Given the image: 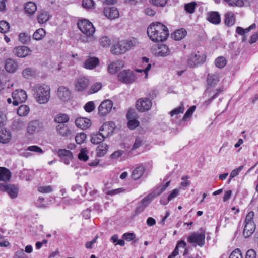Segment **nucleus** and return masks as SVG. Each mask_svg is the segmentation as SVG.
Here are the masks:
<instances>
[{
    "mask_svg": "<svg viewBox=\"0 0 258 258\" xmlns=\"http://www.w3.org/2000/svg\"><path fill=\"white\" fill-rule=\"evenodd\" d=\"M205 60L206 56L198 51L195 54H191L189 56L187 63L190 67L195 68L204 63Z\"/></svg>",
    "mask_w": 258,
    "mask_h": 258,
    "instance_id": "20e7f679",
    "label": "nucleus"
},
{
    "mask_svg": "<svg viewBox=\"0 0 258 258\" xmlns=\"http://www.w3.org/2000/svg\"><path fill=\"white\" fill-rule=\"evenodd\" d=\"M39 192L45 194L49 193L52 191V188L51 186H39L38 188Z\"/></svg>",
    "mask_w": 258,
    "mask_h": 258,
    "instance_id": "69168bd1",
    "label": "nucleus"
},
{
    "mask_svg": "<svg viewBox=\"0 0 258 258\" xmlns=\"http://www.w3.org/2000/svg\"><path fill=\"white\" fill-rule=\"evenodd\" d=\"M29 107L26 105H22L17 110V114L21 116L27 115L29 112Z\"/></svg>",
    "mask_w": 258,
    "mask_h": 258,
    "instance_id": "c03bdc74",
    "label": "nucleus"
},
{
    "mask_svg": "<svg viewBox=\"0 0 258 258\" xmlns=\"http://www.w3.org/2000/svg\"><path fill=\"white\" fill-rule=\"evenodd\" d=\"M13 104L17 106L19 103L25 102L27 98L26 92L23 90H16L12 93Z\"/></svg>",
    "mask_w": 258,
    "mask_h": 258,
    "instance_id": "0eeeda50",
    "label": "nucleus"
},
{
    "mask_svg": "<svg viewBox=\"0 0 258 258\" xmlns=\"http://www.w3.org/2000/svg\"><path fill=\"white\" fill-rule=\"evenodd\" d=\"M11 177V173L9 169L0 167V181H8Z\"/></svg>",
    "mask_w": 258,
    "mask_h": 258,
    "instance_id": "2f4dec72",
    "label": "nucleus"
},
{
    "mask_svg": "<svg viewBox=\"0 0 258 258\" xmlns=\"http://www.w3.org/2000/svg\"><path fill=\"white\" fill-rule=\"evenodd\" d=\"M123 42L125 43V45L126 46L127 51L132 48L136 46L139 44V42L135 38H132L131 39L123 40Z\"/></svg>",
    "mask_w": 258,
    "mask_h": 258,
    "instance_id": "79ce46f5",
    "label": "nucleus"
},
{
    "mask_svg": "<svg viewBox=\"0 0 258 258\" xmlns=\"http://www.w3.org/2000/svg\"><path fill=\"white\" fill-rule=\"evenodd\" d=\"M25 12L30 14H34L36 10L37 7L36 4L33 2H28L26 4L25 7Z\"/></svg>",
    "mask_w": 258,
    "mask_h": 258,
    "instance_id": "4c0bfd02",
    "label": "nucleus"
},
{
    "mask_svg": "<svg viewBox=\"0 0 258 258\" xmlns=\"http://www.w3.org/2000/svg\"><path fill=\"white\" fill-rule=\"evenodd\" d=\"M75 124L78 127L85 130L91 126V121L87 118L78 117L75 120Z\"/></svg>",
    "mask_w": 258,
    "mask_h": 258,
    "instance_id": "aec40b11",
    "label": "nucleus"
},
{
    "mask_svg": "<svg viewBox=\"0 0 258 258\" xmlns=\"http://www.w3.org/2000/svg\"><path fill=\"white\" fill-rule=\"evenodd\" d=\"M115 128V124L113 122L110 121L104 123L101 128H100V132L103 133L106 137L109 136L110 134H112Z\"/></svg>",
    "mask_w": 258,
    "mask_h": 258,
    "instance_id": "6ab92c4d",
    "label": "nucleus"
},
{
    "mask_svg": "<svg viewBox=\"0 0 258 258\" xmlns=\"http://www.w3.org/2000/svg\"><path fill=\"white\" fill-rule=\"evenodd\" d=\"M89 84V81L85 77H80L75 82V90L78 92L83 91Z\"/></svg>",
    "mask_w": 258,
    "mask_h": 258,
    "instance_id": "9b49d317",
    "label": "nucleus"
},
{
    "mask_svg": "<svg viewBox=\"0 0 258 258\" xmlns=\"http://www.w3.org/2000/svg\"><path fill=\"white\" fill-rule=\"evenodd\" d=\"M45 31L43 28H39L34 33L33 38L36 40H41L45 37Z\"/></svg>",
    "mask_w": 258,
    "mask_h": 258,
    "instance_id": "58836bf2",
    "label": "nucleus"
},
{
    "mask_svg": "<svg viewBox=\"0 0 258 258\" xmlns=\"http://www.w3.org/2000/svg\"><path fill=\"white\" fill-rule=\"evenodd\" d=\"M34 97L36 101L41 104L47 103L50 98V88L45 84H37L34 87Z\"/></svg>",
    "mask_w": 258,
    "mask_h": 258,
    "instance_id": "f03ea898",
    "label": "nucleus"
},
{
    "mask_svg": "<svg viewBox=\"0 0 258 258\" xmlns=\"http://www.w3.org/2000/svg\"><path fill=\"white\" fill-rule=\"evenodd\" d=\"M106 137L100 131L98 133L93 134L91 137V142L94 144H98L102 142Z\"/></svg>",
    "mask_w": 258,
    "mask_h": 258,
    "instance_id": "bb28decb",
    "label": "nucleus"
},
{
    "mask_svg": "<svg viewBox=\"0 0 258 258\" xmlns=\"http://www.w3.org/2000/svg\"><path fill=\"white\" fill-rule=\"evenodd\" d=\"M245 258H256V252L253 249H249L246 252Z\"/></svg>",
    "mask_w": 258,
    "mask_h": 258,
    "instance_id": "774afa93",
    "label": "nucleus"
},
{
    "mask_svg": "<svg viewBox=\"0 0 258 258\" xmlns=\"http://www.w3.org/2000/svg\"><path fill=\"white\" fill-rule=\"evenodd\" d=\"M254 215V213L253 211L249 212L245 219V223H254L253 218Z\"/></svg>",
    "mask_w": 258,
    "mask_h": 258,
    "instance_id": "338daca9",
    "label": "nucleus"
},
{
    "mask_svg": "<svg viewBox=\"0 0 258 258\" xmlns=\"http://www.w3.org/2000/svg\"><path fill=\"white\" fill-rule=\"evenodd\" d=\"M11 134L9 131L5 129H0V143L6 144L11 140Z\"/></svg>",
    "mask_w": 258,
    "mask_h": 258,
    "instance_id": "393cba45",
    "label": "nucleus"
},
{
    "mask_svg": "<svg viewBox=\"0 0 258 258\" xmlns=\"http://www.w3.org/2000/svg\"><path fill=\"white\" fill-rule=\"evenodd\" d=\"M196 5L197 4L195 2H192L185 4L184 6V9L187 12L192 14L195 12Z\"/></svg>",
    "mask_w": 258,
    "mask_h": 258,
    "instance_id": "3c124183",
    "label": "nucleus"
},
{
    "mask_svg": "<svg viewBox=\"0 0 258 258\" xmlns=\"http://www.w3.org/2000/svg\"><path fill=\"white\" fill-rule=\"evenodd\" d=\"M0 190L7 192L12 198L17 197L18 188L14 185L0 183Z\"/></svg>",
    "mask_w": 258,
    "mask_h": 258,
    "instance_id": "ddd939ff",
    "label": "nucleus"
},
{
    "mask_svg": "<svg viewBox=\"0 0 258 258\" xmlns=\"http://www.w3.org/2000/svg\"><path fill=\"white\" fill-rule=\"evenodd\" d=\"M99 59L96 57H89L84 63L85 68L89 69L94 68L99 64Z\"/></svg>",
    "mask_w": 258,
    "mask_h": 258,
    "instance_id": "7c9ffc66",
    "label": "nucleus"
},
{
    "mask_svg": "<svg viewBox=\"0 0 258 258\" xmlns=\"http://www.w3.org/2000/svg\"><path fill=\"white\" fill-rule=\"evenodd\" d=\"M13 52L17 57L23 58L30 55L31 54V50L27 46H20L14 48Z\"/></svg>",
    "mask_w": 258,
    "mask_h": 258,
    "instance_id": "2eb2a0df",
    "label": "nucleus"
},
{
    "mask_svg": "<svg viewBox=\"0 0 258 258\" xmlns=\"http://www.w3.org/2000/svg\"><path fill=\"white\" fill-rule=\"evenodd\" d=\"M207 20L210 22L214 24H219L221 21L220 15L216 12H211L209 13L208 14Z\"/></svg>",
    "mask_w": 258,
    "mask_h": 258,
    "instance_id": "c85d7f7f",
    "label": "nucleus"
},
{
    "mask_svg": "<svg viewBox=\"0 0 258 258\" xmlns=\"http://www.w3.org/2000/svg\"><path fill=\"white\" fill-rule=\"evenodd\" d=\"M227 63L226 58L223 56H220L217 58L215 60L216 66L219 68H224Z\"/></svg>",
    "mask_w": 258,
    "mask_h": 258,
    "instance_id": "09e8293b",
    "label": "nucleus"
},
{
    "mask_svg": "<svg viewBox=\"0 0 258 258\" xmlns=\"http://www.w3.org/2000/svg\"><path fill=\"white\" fill-rule=\"evenodd\" d=\"M77 25L80 30L87 36H92L95 32V28L92 23L87 20L79 21Z\"/></svg>",
    "mask_w": 258,
    "mask_h": 258,
    "instance_id": "7ed1b4c3",
    "label": "nucleus"
},
{
    "mask_svg": "<svg viewBox=\"0 0 258 258\" xmlns=\"http://www.w3.org/2000/svg\"><path fill=\"white\" fill-rule=\"evenodd\" d=\"M219 81V75L217 74H213L208 75L207 83L209 85L215 84Z\"/></svg>",
    "mask_w": 258,
    "mask_h": 258,
    "instance_id": "37998d69",
    "label": "nucleus"
},
{
    "mask_svg": "<svg viewBox=\"0 0 258 258\" xmlns=\"http://www.w3.org/2000/svg\"><path fill=\"white\" fill-rule=\"evenodd\" d=\"M243 168V166H240L238 168L233 170L230 174L229 181H230L232 178L237 176L239 174V172L242 170Z\"/></svg>",
    "mask_w": 258,
    "mask_h": 258,
    "instance_id": "bf43d9fd",
    "label": "nucleus"
},
{
    "mask_svg": "<svg viewBox=\"0 0 258 258\" xmlns=\"http://www.w3.org/2000/svg\"><path fill=\"white\" fill-rule=\"evenodd\" d=\"M225 24L228 26L233 25L235 22L234 14L232 12H228L224 15Z\"/></svg>",
    "mask_w": 258,
    "mask_h": 258,
    "instance_id": "c756f323",
    "label": "nucleus"
},
{
    "mask_svg": "<svg viewBox=\"0 0 258 258\" xmlns=\"http://www.w3.org/2000/svg\"><path fill=\"white\" fill-rule=\"evenodd\" d=\"M26 125V122L22 119L15 120L13 124V127L16 130H21L24 128Z\"/></svg>",
    "mask_w": 258,
    "mask_h": 258,
    "instance_id": "a18cd8bd",
    "label": "nucleus"
},
{
    "mask_svg": "<svg viewBox=\"0 0 258 258\" xmlns=\"http://www.w3.org/2000/svg\"><path fill=\"white\" fill-rule=\"evenodd\" d=\"M18 63L12 58L7 59L5 61V68L7 72L14 73L18 69Z\"/></svg>",
    "mask_w": 258,
    "mask_h": 258,
    "instance_id": "4be33fe9",
    "label": "nucleus"
},
{
    "mask_svg": "<svg viewBox=\"0 0 258 258\" xmlns=\"http://www.w3.org/2000/svg\"><path fill=\"white\" fill-rule=\"evenodd\" d=\"M157 53L159 56L166 57L170 54V50L168 46L162 44L158 46Z\"/></svg>",
    "mask_w": 258,
    "mask_h": 258,
    "instance_id": "cd10ccee",
    "label": "nucleus"
},
{
    "mask_svg": "<svg viewBox=\"0 0 258 258\" xmlns=\"http://www.w3.org/2000/svg\"><path fill=\"white\" fill-rule=\"evenodd\" d=\"M196 109V106H192L190 107L186 112L185 114L183 116V119L185 120L186 118H189L191 117L192 114H193L194 112L195 111Z\"/></svg>",
    "mask_w": 258,
    "mask_h": 258,
    "instance_id": "0e129e2a",
    "label": "nucleus"
},
{
    "mask_svg": "<svg viewBox=\"0 0 258 258\" xmlns=\"http://www.w3.org/2000/svg\"><path fill=\"white\" fill-rule=\"evenodd\" d=\"M229 6L232 7H242L244 5L247 0H224Z\"/></svg>",
    "mask_w": 258,
    "mask_h": 258,
    "instance_id": "e433bc0d",
    "label": "nucleus"
},
{
    "mask_svg": "<svg viewBox=\"0 0 258 258\" xmlns=\"http://www.w3.org/2000/svg\"><path fill=\"white\" fill-rule=\"evenodd\" d=\"M100 44L103 47H109L111 45V40L107 36L101 37L99 40Z\"/></svg>",
    "mask_w": 258,
    "mask_h": 258,
    "instance_id": "8fccbe9b",
    "label": "nucleus"
},
{
    "mask_svg": "<svg viewBox=\"0 0 258 258\" xmlns=\"http://www.w3.org/2000/svg\"><path fill=\"white\" fill-rule=\"evenodd\" d=\"M58 156L66 165L70 164V162L73 158L71 152L66 149H59L57 152Z\"/></svg>",
    "mask_w": 258,
    "mask_h": 258,
    "instance_id": "f3484780",
    "label": "nucleus"
},
{
    "mask_svg": "<svg viewBox=\"0 0 258 258\" xmlns=\"http://www.w3.org/2000/svg\"><path fill=\"white\" fill-rule=\"evenodd\" d=\"M126 116L128 120L127 125L130 129L134 130L139 126V122L133 118L132 112L128 111Z\"/></svg>",
    "mask_w": 258,
    "mask_h": 258,
    "instance_id": "5701e85b",
    "label": "nucleus"
},
{
    "mask_svg": "<svg viewBox=\"0 0 258 258\" xmlns=\"http://www.w3.org/2000/svg\"><path fill=\"white\" fill-rule=\"evenodd\" d=\"M26 150L36 152L38 153H43L42 149L36 145L30 146L27 147Z\"/></svg>",
    "mask_w": 258,
    "mask_h": 258,
    "instance_id": "052dcab7",
    "label": "nucleus"
},
{
    "mask_svg": "<svg viewBox=\"0 0 258 258\" xmlns=\"http://www.w3.org/2000/svg\"><path fill=\"white\" fill-rule=\"evenodd\" d=\"M57 96L61 100L67 101L71 98V92L67 87L60 86L57 90Z\"/></svg>",
    "mask_w": 258,
    "mask_h": 258,
    "instance_id": "4468645a",
    "label": "nucleus"
},
{
    "mask_svg": "<svg viewBox=\"0 0 258 258\" xmlns=\"http://www.w3.org/2000/svg\"><path fill=\"white\" fill-rule=\"evenodd\" d=\"M142 62L143 63H148L147 66L144 69H135V71L139 73H141L144 72L145 74V78H147L148 77V72L150 70L151 65V64H149V59L147 57H144L142 58Z\"/></svg>",
    "mask_w": 258,
    "mask_h": 258,
    "instance_id": "ea45409f",
    "label": "nucleus"
},
{
    "mask_svg": "<svg viewBox=\"0 0 258 258\" xmlns=\"http://www.w3.org/2000/svg\"><path fill=\"white\" fill-rule=\"evenodd\" d=\"M145 171V168L143 166H139L133 170L132 174V176L133 179L137 180L140 179L143 175Z\"/></svg>",
    "mask_w": 258,
    "mask_h": 258,
    "instance_id": "72a5a7b5",
    "label": "nucleus"
},
{
    "mask_svg": "<svg viewBox=\"0 0 258 258\" xmlns=\"http://www.w3.org/2000/svg\"><path fill=\"white\" fill-rule=\"evenodd\" d=\"M36 71L32 68H27L22 71V76L26 79H31L36 76Z\"/></svg>",
    "mask_w": 258,
    "mask_h": 258,
    "instance_id": "473e14b6",
    "label": "nucleus"
},
{
    "mask_svg": "<svg viewBox=\"0 0 258 258\" xmlns=\"http://www.w3.org/2000/svg\"><path fill=\"white\" fill-rule=\"evenodd\" d=\"M170 182V181H168L164 186L159 187L152 194H155L156 197L159 196L162 192H163L166 189L167 187L169 186Z\"/></svg>",
    "mask_w": 258,
    "mask_h": 258,
    "instance_id": "6e6d98bb",
    "label": "nucleus"
},
{
    "mask_svg": "<svg viewBox=\"0 0 258 258\" xmlns=\"http://www.w3.org/2000/svg\"><path fill=\"white\" fill-rule=\"evenodd\" d=\"M95 108V105L93 101L87 103L84 106V109L88 112H92Z\"/></svg>",
    "mask_w": 258,
    "mask_h": 258,
    "instance_id": "680f3d73",
    "label": "nucleus"
},
{
    "mask_svg": "<svg viewBox=\"0 0 258 258\" xmlns=\"http://www.w3.org/2000/svg\"><path fill=\"white\" fill-rule=\"evenodd\" d=\"M113 103L111 100H106L103 101L98 107L99 113L101 116H105L111 110Z\"/></svg>",
    "mask_w": 258,
    "mask_h": 258,
    "instance_id": "f8f14e48",
    "label": "nucleus"
},
{
    "mask_svg": "<svg viewBox=\"0 0 258 258\" xmlns=\"http://www.w3.org/2000/svg\"><path fill=\"white\" fill-rule=\"evenodd\" d=\"M200 233H191L187 238V241L190 243H196L201 247L203 246L205 241V231L202 229Z\"/></svg>",
    "mask_w": 258,
    "mask_h": 258,
    "instance_id": "39448f33",
    "label": "nucleus"
},
{
    "mask_svg": "<svg viewBox=\"0 0 258 258\" xmlns=\"http://www.w3.org/2000/svg\"><path fill=\"white\" fill-rule=\"evenodd\" d=\"M117 77L120 81L126 84L132 83L136 80L134 73L129 70L120 72Z\"/></svg>",
    "mask_w": 258,
    "mask_h": 258,
    "instance_id": "423d86ee",
    "label": "nucleus"
},
{
    "mask_svg": "<svg viewBox=\"0 0 258 258\" xmlns=\"http://www.w3.org/2000/svg\"><path fill=\"white\" fill-rule=\"evenodd\" d=\"M103 13L105 17L110 20L117 18L119 16L117 9L114 7H105L103 10Z\"/></svg>",
    "mask_w": 258,
    "mask_h": 258,
    "instance_id": "dca6fc26",
    "label": "nucleus"
},
{
    "mask_svg": "<svg viewBox=\"0 0 258 258\" xmlns=\"http://www.w3.org/2000/svg\"><path fill=\"white\" fill-rule=\"evenodd\" d=\"M229 258H243L239 249H236L232 252Z\"/></svg>",
    "mask_w": 258,
    "mask_h": 258,
    "instance_id": "e2e57ef3",
    "label": "nucleus"
},
{
    "mask_svg": "<svg viewBox=\"0 0 258 258\" xmlns=\"http://www.w3.org/2000/svg\"><path fill=\"white\" fill-rule=\"evenodd\" d=\"M124 67V62L122 60H117L110 63L108 67V71L110 74H115Z\"/></svg>",
    "mask_w": 258,
    "mask_h": 258,
    "instance_id": "412c9836",
    "label": "nucleus"
},
{
    "mask_svg": "<svg viewBox=\"0 0 258 258\" xmlns=\"http://www.w3.org/2000/svg\"><path fill=\"white\" fill-rule=\"evenodd\" d=\"M255 225L254 223H245V226L243 230V235L245 237H249L254 231Z\"/></svg>",
    "mask_w": 258,
    "mask_h": 258,
    "instance_id": "b1692460",
    "label": "nucleus"
},
{
    "mask_svg": "<svg viewBox=\"0 0 258 258\" xmlns=\"http://www.w3.org/2000/svg\"><path fill=\"white\" fill-rule=\"evenodd\" d=\"M107 151V145L106 144L99 145L96 148V154L98 157H102Z\"/></svg>",
    "mask_w": 258,
    "mask_h": 258,
    "instance_id": "a19ab883",
    "label": "nucleus"
},
{
    "mask_svg": "<svg viewBox=\"0 0 258 258\" xmlns=\"http://www.w3.org/2000/svg\"><path fill=\"white\" fill-rule=\"evenodd\" d=\"M88 154V151L86 148H82L80 153L78 154V157L80 160L87 161L89 158Z\"/></svg>",
    "mask_w": 258,
    "mask_h": 258,
    "instance_id": "de8ad7c7",
    "label": "nucleus"
},
{
    "mask_svg": "<svg viewBox=\"0 0 258 258\" xmlns=\"http://www.w3.org/2000/svg\"><path fill=\"white\" fill-rule=\"evenodd\" d=\"M57 133L63 137H67L71 134L68 126L63 123H60L56 126Z\"/></svg>",
    "mask_w": 258,
    "mask_h": 258,
    "instance_id": "a878e982",
    "label": "nucleus"
},
{
    "mask_svg": "<svg viewBox=\"0 0 258 258\" xmlns=\"http://www.w3.org/2000/svg\"><path fill=\"white\" fill-rule=\"evenodd\" d=\"M147 34L150 39L154 42L164 41L169 35L167 27L160 22L152 23L148 27Z\"/></svg>",
    "mask_w": 258,
    "mask_h": 258,
    "instance_id": "f257e3e1",
    "label": "nucleus"
},
{
    "mask_svg": "<svg viewBox=\"0 0 258 258\" xmlns=\"http://www.w3.org/2000/svg\"><path fill=\"white\" fill-rule=\"evenodd\" d=\"M20 41L23 44L30 40V36L25 33H21L19 36Z\"/></svg>",
    "mask_w": 258,
    "mask_h": 258,
    "instance_id": "4d7b16f0",
    "label": "nucleus"
},
{
    "mask_svg": "<svg viewBox=\"0 0 258 258\" xmlns=\"http://www.w3.org/2000/svg\"><path fill=\"white\" fill-rule=\"evenodd\" d=\"M127 51V48L123 41H119L116 44L114 45L111 50V52L116 55L124 53Z\"/></svg>",
    "mask_w": 258,
    "mask_h": 258,
    "instance_id": "a211bd4d",
    "label": "nucleus"
},
{
    "mask_svg": "<svg viewBox=\"0 0 258 258\" xmlns=\"http://www.w3.org/2000/svg\"><path fill=\"white\" fill-rule=\"evenodd\" d=\"M10 28L9 24L5 21H0V32L5 33L7 32Z\"/></svg>",
    "mask_w": 258,
    "mask_h": 258,
    "instance_id": "603ef678",
    "label": "nucleus"
},
{
    "mask_svg": "<svg viewBox=\"0 0 258 258\" xmlns=\"http://www.w3.org/2000/svg\"><path fill=\"white\" fill-rule=\"evenodd\" d=\"M69 119L68 116L65 114H58L56 117H55L54 120L55 121L58 123V124L60 123H64L67 122Z\"/></svg>",
    "mask_w": 258,
    "mask_h": 258,
    "instance_id": "49530a36",
    "label": "nucleus"
},
{
    "mask_svg": "<svg viewBox=\"0 0 258 258\" xmlns=\"http://www.w3.org/2000/svg\"><path fill=\"white\" fill-rule=\"evenodd\" d=\"M86 135L84 133L77 134L75 137V140L77 144H81L86 140Z\"/></svg>",
    "mask_w": 258,
    "mask_h": 258,
    "instance_id": "864d4df0",
    "label": "nucleus"
},
{
    "mask_svg": "<svg viewBox=\"0 0 258 258\" xmlns=\"http://www.w3.org/2000/svg\"><path fill=\"white\" fill-rule=\"evenodd\" d=\"M43 128L44 126L42 122L39 120H32L27 124V133L29 135H33L35 133L42 131Z\"/></svg>",
    "mask_w": 258,
    "mask_h": 258,
    "instance_id": "1a4fd4ad",
    "label": "nucleus"
},
{
    "mask_svg": "<svg viewBox=\"0 0 258 258\" xmlns=\"http://www.w3.org/2000/svg\"><path fill=\"white\" fill-rule=\"evenodd\" d=\"M152 103L151 101L147 98H140L136 102V107L137 110L140 112H144L149 110Z\"/></svg>",
    "mask_w": 258,
    "mask_h": 258,
    "instance_id": "9d476101",
    "label": "nucleus"
},
{
    "mask_svg": "<svg viewBox=\"0 0 258 258\" xmlns=\"http://www.w3.org/2000/svg\"><path fill=\"white\" fill-rule=\"evenodd\" d=\"M184 110V107L183 103H181L180 105L174 109H173L172 111H171L170 113L171 116H173L174 115H177L180 113H182L183 112Z\"/></svg>",
    "mask_w": 258,
    "mask_h": 258,
    "instance_id": "5fc2aeb1",
    "label": "nucleus"
},
{
    "mask_svg": "<svg viewBox=\"0 0 258 258\" xmlns=\"http://www.w3.org/2000/svg\"><path fill=\"white\" fill-rule=\"evenodd\" d=\"M49 19V15L47 12L42 11L37 16L38 22L40 24L46 22Z\"/></svg>",
    "mask_w": 258,
    "mask_h": 258,
    "instance_id": "c9c22d12",
    "label": "nucleus"
},
{
    "mask_svg": "<svg viewBox=\"0 0 258 258\" xmlns=\"http://www.w3.org/2000/svg\"><path fill=\"white\" fill-rule=\"evenodd\" d=\"M102 87V84L100 83H96L92 85L89 91L90 94H92L98 91Z\"/></svg>",
    "mask_w": 258,
    "mask_h": 258,
    "instance_id": "13d9d810",
    "label": "nucleus"
},
{
    "mask_svg": "<svg viewBox=\"0 0 258 258\" xmlns=\"http://www.w3.org/2000/svg\"><path fill=\"white\" fill-rule=\"evenodd\" d=\"M187 34V32L185 29H180L176 30L174 33L172 34V37L175 40H180L183 39Z\"/></svg>",
    "mask_w": 258,
    "mask_h": 258,
    "instance_id": "f704fd0d",
    "label": "nucleus"
},
{
    "mask_svg": "<svg viewBox=\"0 0 258 258\" xmlns=\"http://www.w3.org/2000/svg\"><path fill=\"white\" fill-rule=\"evenodd\" d=\"M156 197L155 194H150L145 197L138 205L135 212L136 214L142 212L151 201Z\"/></svg>",
    "mask_w": 258,
    "mask_h": 258,
    "instance_id": "6e6552de",
    "label": "nucleus"
}]
</instances>
